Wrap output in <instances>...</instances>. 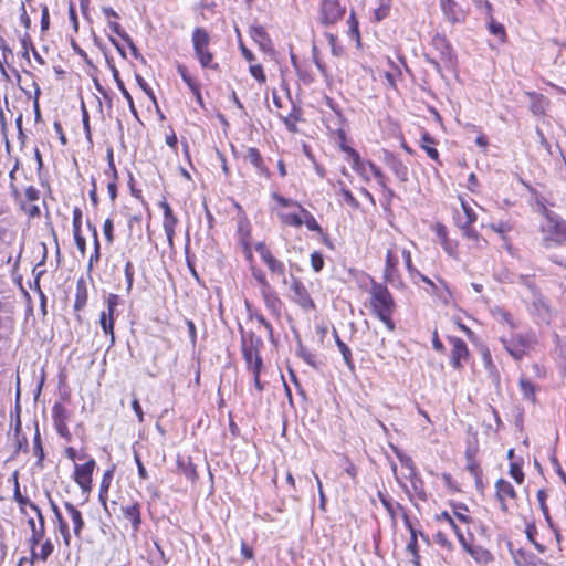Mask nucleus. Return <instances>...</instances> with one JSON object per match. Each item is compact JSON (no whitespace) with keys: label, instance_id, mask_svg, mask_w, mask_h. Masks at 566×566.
<instances>
[{"label":"nucleus","instance_id":"nucleus-1","mask_svg":"<svg viewBox=\"0 0 566 566\" xmlns=\"http://www.w3.org/2000/svg\"><path fill=\"white\" fill-rule=\"evenodd\" d=\"M369 306L371 313L385 324L388 331L394 332L396 324L392 315L396 310V302L388 287L371 279L369 289Z\"/></svg>","mask_w":566,"mask_h":566},{"label":"nucleus","instance_id":"nucleus-2","mask_svg":"<svg viewBox=\"0 0 566 566\" xmlns=\"http://www.w3.org/2000/svg\"><path fill=\"white\" fill-rule=\"evenodd\" d=\"M431 46L438 52L439 59L426 53L424 60L440 76H443V67L447 70L455 69L458 62L457 54L444 34L436 33L431 39Z\"/></svg>","mask_w":566,"mask_h":566},{"label":"nucleus","instance_id":"nucleus-3","mask_svg":"<svg viewBox=\"0 0 566 566\" xmlns=\"http://www.w3.org/2000/svg\"><path fill=\"white\" fill-rule=\"evenodd\" d=\"M542 214L545 222L541 226L543 245L545 248L562 247L566 244V220L558 213L543 207Z\"/></svg>","mask_w":566,"mask_h":566},{"label":"nucleus","instance_id":"nucleus-4","mask_svg":"<svg viewBox=\"0 0 566 566\" xmlns=\"http://www.w3.org/2000/svg\"><path fill=\"white\" fill-rule=\"evenodd\" d=\"M500 342L515 360H521L530 346L535 343V336L534 334H513L510 338L501 337Z\"/></svg>","mask_w":566,"mask_h":566},{"label":"nucleus","instance_id":"nucleus-5","mask_svg":"<svg viewBox=\"0 0 566 566\" xmlns=\"http://www.w3.org/2000/svg\"><path fill=\"white\" fill-rule=\"evenodd\" d=\"M209 34L201 28H196L192 33V43L196 55L202 67H210L212 54L208 50Z\"/></svg>","mask_w":566,"mask_h":566},{"label":"nucleus","instance_id":"nucleus-6","mask_svg":"<svg viewBox=\"0 0 566 566\" xmlns=\"http://www.w3.org/2000/svg\"><path fill=\"white\" fill-rule=\"evenodd\" d=\"M242 354H243V357H244L248 368L254 375L255 386L258 387V389H261L259 374H260V369L262 366V360L259 356L258 347L255 346V344L252 339H250L249 342L247 339H243Z\"/></svg>","mask_w":566,"mask_h":566},{"label":"nucleus","instance_id":"nucleus-7","mask_svg":"<svg viewBox=\"0 0 566 566\" xmlns=\"http://www.w3.org/2000/svg\"><path fill=\"white\" fill-rule=\"evenodd\" d=\"M96 463L93 459H88L83 464L75 463L74 468V481L82 489L83 492L87 493L92 489V474Z\"/></svg>","mask_w":566,"mask_h":566},{"label":"nucleus","instance_id":"nucleus-8","mask_svg":"<svg viewBox=\"0 0 566 566\" xmlns=\"http://www.w3.org/2000/svg\"><path fill=\"white\" fill-rule=\"evenodd\" d=\"M449 342L452 345L450 364L454 369H461L462 363L469 358V348L467 343L460 337H449Z\"/></svg>","mask_w":566,"mask_h":566},{"label":"nucleus","instance_id":"nucleus-9","mask_svg":"<svg viewBox=\"0 0 566 566\" xmlns=\"http://www.w3.org/2000/svg\"><path fill=\"white\" fill-rule=\"evenodd\" d=\"M321 11L322 22L329 25L343 18L345 7H342L338 0H323Z\"/></svg>","mask_w":566,"mask_h":566},{"label":"nucleus","instance_id":"nucleus-10","mask_svg":"<svg viewBox=\"0 0 566 566\" xmlns=\"http://www.w3.org/2000/svg\"><path fill=\"white\" fill-rule=\"evenodd\" d=\"M291 298L295 303H297L304 310H312L315 307V304L305 287V285L297 279H293L291 284Z\"/></svg>","mask_w":566,"mask_h":566},{"label":"nucleus","instance_id":"nucleus-11","mask_svg":"<svg viewBox=\"0 0 566 566\" xmlns=\"http://www.w3.org/2000/svg\"><path fill=\"white\" fill-rule=\"evenodd\" d=\"M382 160L401 182H406L408 180V167L398 156L389 150H384Z\"/></svg>","mask_w":566,"mask_h":566},{"label":"nucleus","instance_id":"nucleus-12","mask_svg":"<svg viewBox=\"0 0 566 566\" xmlns=\"http://www.w3.org/2000/svg\"><path fill=\"white\" fill-rule=\"evenodd\" d=\"M531 313L537 317L539 323H549L552 316L551 307L542 293L533 297Z\"/></svg>","mask_w":566,"mask_h":566},{"label":"nucleus","instance_id":"nucleus-13","mask_svg":"<svg viewBox=\"0 0 566 566\" xmlns=\"http://www.w3.org/2000/svg\"><path fill=\"white\" fill-rule=\"evenodd\" d=\"M440 8L449 22L454 24L462 20V11L454 0H440Z\"/></svg>","mask_w":566,"mask_h":566},{"label":"nucleus","instance_id":"nucleus-14","mask_svg":"<svg viewBox=\"0 0 566 566\" xmlns=\"http://www.w3.org/2000/svg\"><path fill=\"white\" fill-rule=\"evenodd\" d=\"M64 507L69 513V516L73 524V532L74 535L81 539L82 538V531L84 528V520L82 517V513L70 502L64 503Z\"/></svg>","mask_w":566,"mask_h":566},{"label":"nucleus","instance_id":"nucleus-15","mask_svg":"<svg viewBox=\"0 0 566 566\" xmlns=\"http://www.w3.org/2000/svg\"><path fill=\"white\" fill-rule=\"evenodd\" d=\"M527 96L530 97V111L535 116L544 115L549 104L548 98L536 92H527Z\"/></svg>","mask_w":566,"mask_h":566},{"label":"nucleus","instance_id":"nucleus-16","mask_svg":"<svg viewBox=\"0 0 566 566\" xmlns=\"http://www.w3.org/2000/svg\"><path fill=\"white\" fill-rule=\"evenodd\" d=\"M511 555L516 566H536V562H541L535 554L523 548L511 549Z\"/></svg>","mask_w":566,"mask_h":566},{"label":"nucleus","instance_id":"nucleus-17","mask_svg":"<svg viewBox=\"0 0 566 566\" xmlns=\"http://www.w3.org/2000/svg\"><path fill=\"white\" fill-rule=\"evenodd\" d=\"M479 452V446L476 442H468L465 448V461H467V470L469 473H476L478 470L481 469L479 462L476 461L475 457Z\"/></svg>","mask_w":566,"mask_h":566},{"label":"nucleus","instance_id":"nucleus-18","mask_svg":"<svg viewBox=\"0 0 566 566\" xmlns=\"http://www.w3.org/2000/svg\"><path fill=\"white\" fill-rule=\"evenodd\" d=\"M51 509H52L55 520L59 524V532L63 537V542H64L65 546L69 547L71 545V533L69 530V525H67L66 521L63 518L59 506L53 501H51Z\"/></svg>","mask_w":566,"mask_h":566},{"label":"nucleus","instance_id":"nucleus-19","mask_svg":"<svg viewBox=\"0 0 566 566\" xmlns=\"http://www.w3.org/2000/svg\"><path fill=\"white\" fill-rule=\"evenodd\" d=\"M495 497L496 500H503L506 497L516 499L517 493L511 482L499 479L495 483Z\"/></svg>","mask_w":566,"mask_h":566},{"label":"nucleus","instance_id":"nucleus-20","mask_svg":"<svg viewBox=\"0 0 566 566\" xmlns=\"http://www.w3.org/2000/svg\"><path fill=\"white\" fill-rule=\"evenodd\" d=\"M333 337L335 339V344L336 346L338 347L339 352L342 353V356H343V359H344V363L346 364V366L350 369V370H354L355 368V364H354V360H353V356H352V350L350 348L340 339L337 331L335 328H333Z\"/></svg>","mask_w":566,"mask_h":566},{"label":"nucleus","instance_id":"nucleus-21","mask_svg":"<svg viewBox=\"0 0 566 566\" xmlns=\"http://www.w3.org/2000/svg\"><path fill=\"white\" fill-rule=\"evenodd\" d=\"M467 553H469L470 556L479 564L486 565L493 560L491 552L482 546L471 545Z\"/></svg>","mask_w":566,"mask_h":566},{"label":"nucleus","instance_id":"nucleus-22","mask_svg":"<svg viewBox=\"0 0 566 566\" xmlns=\"http://www.w3.org/2000/svg\"><path fill=\"white\" fill-rule=\"evenodd\" d=\"M436 139L428 133L424 132L421 135V148L427 153V155L434 161L440 164L439 160V151L437 148L432 147L436 145Z\"/></svg>","mask_w":566,"mask_h":566},{"label":"nucleus","instance_id":"nucleus-23","mask_svg":"<svg viewBox=\"0 0 566 566\" xmlns=\"http://www.w3.org/2000/svg\"><path fill=\"white\" fill-rule=\"evenodd\" d=\"M408 479L410 480L412 491L415 492L417 497L419 500L426 502L428 500V495L424 490V482H423L422 478L420 476L419 472L409 474Z\"/></svg>","mask_w":566,"mask_h":566},{"label":"nucleus","instance_id":"nucleus-24","mask_svg":"<svg viewBox=\"0 0 566 566\" xmlns=\"http://www.w3.org/2000/svg\"><path fill=\"white\" fill-rule=\"evenodd\" d=\"M11 191L14 198L20 201L21 207L25 211V213H28L30 217L40 216L41 211L39 206L35 205V202L23 201L18 188L13 184H11Z\"/></svg>","mask_w":566,"mask_h":566},{"label":"nucleus","instance_id":"nucleus-25","mask_svg":"<svg viewBox=\"0 0 566 566\" xmlns=\"http://www.w3.org/2000/svg\"><path fill=\"white\" fill-rule=\"evenodd\" d=\"M294 206V202L285 199V209L291 208ZM295 207L298 209L296 212H285V224L300 227L303 224V214L301 213L302 207L295 205Z\"/></svg>","mask_w":566,"mask_h":566},{"label":"nucleus","instance_id":"nucleus-26","mask_svg":"<svg viewBox=\"0 0 566 566\" xmlns=\"http://www.w3.org/2000/svg\"><path fill=\"white\" fill-rule=\"evenodd\" d=\"M493 317L499 319L501 323L506 324L511 329H515L517 324L513 319V316L505 308L496 306L491 311Z\"/></svg>","mask_w":566,"mask_h":566},{"label":"nucleus","instance_id":"nucleus-27","mask_svg":"<svg viewBox=\"0 0 566 566\" xmlns=\"http://www.w3.org/2000/svg\"><path fill=\"white\" fill-rule=\"evenodd\" d=\"M124 516L129 520L135 530L138 528L140 524V511L139 505L137 503L125 506L122 509Z\"/></svg>","mask_w":566,"mask_h":566},{"label":"nucleus","instance_id":"nucleus-28","mask_svg":"<svg viewBox=\"0 0 566 566\" xmlns=\"http://www.w3.org/2000/svg\"><path fill=\"white\" fill-rule=\"evenodd\" d=\"M384 280L387 284H390L397 290L403 291L407 287L401 274L399 273V270L384 272Z\"/></svg>","mask_w":566,"mask_h":566},{"label":"nucleus","instance_id":"nucleus-29","mask_svg":"<svg viewBox=\"0 0 566 566\" xmlns=\"http://www.w3.org/2000/svg\"><path fill=\"white\" fill-rule=\"evenodd\" d=\"M297 355L301 357L307 365L311 367L318 369L319 363L316 359V355L308 350L303 344L298 340L297 344Z\"/></svg>","mask_w":566,"mask_h":566},{"label":"nucleus","instance_id":"nucleus-30","mask_svg":"<svg viewBox=\"0 0 566 566\" xmlns=\"http://www.w3.org/2000/svg\"><path fill=\"white\" fill-rule=\"evenodd\" d=\"M401 255L409 276L417 284V275H420V271L412 263L411 252L407 249H403L401 251Z\"/></svg>","mask_w":566,"mask_h":566},{"label":"nucleus","instance_id":"nucleus-31","mask_svg":"<svg viewBox=\"0 0 566 566\" xmlns=\"http://www.w3.org/2000/svg\"><path fill=\"white\" fill-rule=\"evenodd\" d=\"M520 389L525 399L531 400L532 402H535L536 387L531 380H528L526 378H521L520 379Z\"/></svg>","mask_w":566,"mask_h":566},{"label":"nucleus","instance_id":"nucleus-32","mask_svg":"<svg viewBox=\"0 0 566 566\" xmlns=\"http://www.w3.org/2000/svg\"><path fill=\"white\" fill-rule=\"evenodd\" d=\"M536 496H537V501L539 503V507L545 517L546 523L548 524V526L551 528H553L554 524H553L552 517L549 515L548 506L546 504L547 494H546L545 490H543V489L538 490Z\"/></svg>","mask_w":566,"mask_h":566},{"label":"nucleus","instance_id":"nucleus-33","mask_svg":"<svg viewBox=\"0 0 566 566\" xmlns=\"http://www.w3.org/2000/svg\"><path fill=\"white\" fill-rule=\"evenodd\" d=\"M348 24V36L356 41L357 46H360V33L358 28V21L355 17V13L352 12L347 20Z\"/></svg>","mask_w":566,"mask_h":566},{"label":"nucleus","instance_id":"nucleus-34","mask_svg":"<svg viewBox=\"0 0 566 566\" xmlns=\"http://www.w3.org/2000/svg\"><path fill=\"white\" fill-rule=\"evenodd\" d=\"M99 323H101V326H102L104 333L111 335V343L113 344L115 340L113 316L108 315L106 312H102Z\"/></svg>","mask_w":566,"mask_h":566},{"label":"nucleus","instance_id":"nucleus-35","mask_svg":"<svg viewBox=\"0 0 566 566\" xmlns=\"http://www.w3.org/2000/svg\"><path fill=\"white\" fill-rule=\"evenodd\" d=\"M378 497L382 504V506L386 509L387 513L389 514L391 521L395 523L396 522V510L397 506H396V503H394L392 499L386 494H384L382 492H378Z\"/></svg>","mask_w":566,"mask_h":566},{"label":"nucleus","instance_id":"nucleus-36","mask_svg":"<svg viewBox=\"0 0 566 566\" xmlns=\"http://www.w3.org/2000/svg\"><path fill=\"white\" fill-rule=\"evenodd\" d=\"M177 223H178V220L176 217L164 218L163 226H164V230H165V233L167 237V241L170 247H172V244H174V235H175V229H176Z\"/></svg>","mask_w":566,"mask_h":566},{"label":"nucleus","instance_id":"nucleus-37","mask_svg":"<svg viewBox=\"0 0 566 566\" xmlns=\"http://www.w3.org/2000/svg\"><path fill=\"white\" fill-rule=\"evenodd\" d=\"M391 8V0H380V4L375 9V21L380 22L389 15Z\"/></svg>","mask_w":566,"mask_h":566},{"label":"nucleus","instance_id":"nucleus-38","mask_svg":"<svg viewBox=\"0 0 566 566\" xmlns=\"http://www.w3.org/2000/svg\"><path fill=\"white\" fill-rule=\"evenodd\" d=\"M399 259L397 253L390 248L387 250L384 272L397 271Z\"/></svg>","mask_w":566,"mask_h":566},{"label":"nucleus","instance_id":"nucleus-39","mask_svg":"<svg viewBox=\"0 0 566 566\" xmlns=\"http://www.w3.org/2000/svg\"><path fill=\"white\" fill-rule=\"evenodd\" d=\"M54 549V546L50 539H46L44 543L41 544L40 551L35 552L33 551L34 558H40L41 560L45 562L48 557L52 554Z\"/></svg>","mask_w":566,"mask_h":566},{"label":"nucleus","instance_id":"nucleus-40","mask_svg":"<svg viewBox=\"0 0 566 566\" xmlns=\"http://www.w3.org/2000/svg\"><path fill=\"white\" fill-rule=\"evenodd\" d=\"M301 213L304 217L303 224H305L310 231L322 232L321 226L317 223L316 219L311 212H308L306 209H301Z\"/></svg>","mask_w":566,"mask_h":566},{"label":"nucleus","instance_id":"nucleus-41","mask_svg":"<svg viewBox=\"0 0 566 566\" xmlns=\"http://www.w3.org/2000/svg\"><path fill=\"white\" fill-rule=\"evenodd\" d=\"M112 479H113V472L106 471L104 473V476L101 482L99 500L104 506H105V500H106V495H107Z\"/></svg>","mask_w":566,"mask_h":566},{"label":"nucleus","instance_id":"nucleus-42","mask_svg":"<svg viewBox=\"0 0 566 566\" xmlns=\"http://www.w3.org/2000/svg\"><path fill=\"white\" fill-rule=\"evenodd\" d=\"M108 171L112 174V176H113V180L108 182V185H107V190H108V193H109L111 199H112V200H115L116 195H117V187H116V182H115V179H116V169H115V166H114V163H113L112 154H109V166H108Z\"/></svg>","mask_w":566,"mask_h":566},{"label":"nucleus","instance_id":"nucleus-43","mask_svg":"<svg viewBox=\"0 0 566 566\" xmlns=\"http://www.w3.org/2000/svg\"><path fill=\"white\" fill-rule=\"evenodd\" d=\"M262 259L264 260V262L269 265V268L272 270V271H276L280 269V263L276 262V260L272 256V254L270 253V251L261 245L258 248Z\"/></svg>","mask_w":566,"mask_h":566},{"label":"nucleus","instance_id":"nucleus-44","mask_svg":"<svg viewBox=\"0 0 566 566\" xmlns=\"http://www.w3.org/2000/svg\"><path fill=\"white\" fill-rule=\"evenodd\" d=\"M396 455L399 459L401 465L409 470V474L418 473L417 467L411 457L396 450Z\"/></svg>","mask_w":566,"mask_h":566},{"label":"nucleus","instance_id":"nucleus-45","mask_svg":"<svg viewBox=\"0 0 566 566\" xmlns=\"http://www.w3.org/2000/svg\"><path fill=\"white\" fill-rule=\"evenodd\" d=\"M178 73L182 77L184 82L188 85V87L198 96L200 99V93L199 90L193 82L192 77L188 74L187 69L184 65L178 66Z\"/></svg>","mask_w":566,"mask_h":566},{"label":"nucleus","instance_id":"nucleus-46","mask_svg":"<svg viewBox=\"0 0 566 566\" xmlns=\"http://www.w3.org/2000/svg\"><path fill=\"white\" fill-rule=\"evenodd\" d=\"M453 506V514L455 515V517L463 522V523H469L471 521V517L469 515H467L464 512H468L469 509L468 506L464 504V503H454L452 504Z\"/></svg>","mask_w":566,"mask_h":566},{"label":"nucleus","instance_id":"nucleus-47","mask_svg":"<svg viewBox=\"0 0 566 566\" xmlns=\"http://www.w3.org/2000/svg\"><path fill=\"white\" fill-rule=\"evenodd\" d=\"M339 185L342 186L340 188V195L343 197V200L348 205L350 206L352 208L354 209H358L359 208V202L358 200L353 196V193L350 192L349 189H347L344 184L342 181H339Z\"/></svg>","mask_w":566,"mask_h":566},{"label":"nucleus","instance_id":"nucleus-48","mask_svg":"<svg viewBox=\"0 0 566 566\" xmlns=\"http://www.w3.org/2000/svg\"><path fill=\"white\" fill-rule=\"evenodd\" d=\"M108 25L109 28L112 29V31H114L116 34H118L119 36H122L125 41L128 42L132 51H133V54L135 56H137V49L136 46L134 45V43L132 42L130 38L120 30V25L117 23V22H113V21H109L108 22Z\"/></svg>","mask_w":566,"mask_h":566},{"label":"nucleus","instance_id":"nucleus-49","mask_svg":"<svg viewBox=\"0 0 566 566\" xmlns=\"http://www.w3.org/2000/svg\"><path fill=\"white\" fill-rule=\"evenodd\" d=\"M489 31L491 34L499 36L501 41H504L506 38L504 25L494 20H491V22L489 23Z\"/></svg>","mask_w":566,"mask_h":566},{"label":"nucleus","instance_id":"nucleus-50","mask_svg":"<svg viewBox=\"0 0 566 566\" xmlns=\"http://www.w3.org/2000/svg\"><path fill=\"white\" fill-rule=\"evenodd\" d=\"M300 109L293 106L292 112L285 116V127L292 132H296L295 122L300 119Z\"/></svg>","mask_w":566,"mask_h":566},{"label":"nucleus","instance_id":"nucleus-51","mask_svg":"<svg viewBox=\"0 0 566 566\" xmlns=\"http://www.w3.org/2000/svg\"><path fill=\"white\" fill-rule=\"evenodd\" d=\"M418 280H420L421 282L426 283L427 286H429L428 292L430 294L441 297L439 286L431 279H429L427 275L420 272V275H417V281Z\"/></svg>","mask_w":566,"mask_h":566},{"label":"nucleus","instance_id":"nucleus-52","mask_svg":"<svg viewBox=\"0 0 566 566\" xmlns=\"http://www.w3.org/2000/svg\"><path fill=\"white\" fill-rule=\"evenodd\" d=\"M324 256L321 252H313L311 254V265H312V269L314 270V272H319L322 271V269L324 268Z\"/></svg>","mask_w":566,"mask_h":566},{"label":"nucleus","instance_id":"nucleus-53","mask_svg":"<svg viewBox=\"0 0 566 566\" xmlns=\"http://www.w3.org/2000/svg\"><path fill=\"white\" fill-rule=\"evenodd\" d=\"M510 475L518 484L523 483V481H524V473H523L522 467L518 463L512 462L510 464Z\"/></svg>","mask_w":566,"mask_h":566},{"label":"nucleus","instance_id":"nucleus-54","mask_svg":"<svg viewBox=\"0 0 566 566\" xmlns=\"http://www.w3.org/2000/svg\"><path fill=\"white\" fill-rule=\"evenodd\" d=\"M245 161L250 163L254 167H260L261 165V156L255 148H249L244 156Z\"/></svg>","mask_w":566,"mask_h":566},{"label":"nucleus","instance_id":"nucleus-55","mask_svg":"<svg viewBox=\"0 0 566 566\" xmlns=\"http://www.w3.org/2000/svg\"><path fill=\"white\" fill-rule=\"evenodd\" d=\"M368 168L370 169L371 174L376 178L379 186H384V182H386V176L382 174L380 168L376 166L373 161L368 160Z\"/></svg>","mask_w":566,"mask_h":566},{"label":"nucleus","instance_id":"nucleus-56","mask_svg":"<svg viewBox=\"0 0 566 566\" xmlns=\"http://www.w3.org/2000/svg\"><path fill=\"white\" fill-rule=\"evenodd\" d=\"M443 250L450 255L455 256L458 250V242L450 240L449 238H444V241L441 242Z\"/></svg>","mask_w":566,"mask_h":566},{"label":"nucleus","instance_id":"nucleus-57","mask_svg":"<svg viewBox=\"0 0 566 566\" xmlns=\"http://www.w3.org/2000/svg\"><path fill=\"white\" fill-rule=\"evenodd\" d=\"M367 167L368 161H364L361 158H359L358 164H356V161L352 163V168L366 180H368V176L366 174Z\"/></svg>","mask_w":566,"mask_h":566},{"label":"nucleus","instance_id":"nucleus-58","mask_svg":"<svg viewBox=\"0 0 566 566\" xmlns=\"http://www.w3.org/2000/svg\"><path fill=\"white\" fill-rule=\"evenodd\" d=\"M325 104L335 113V115L337 116L339 122H344V116H343L342 109L339 108L338 104L333 98L327 96L325 98Z\"/></svg>","mask_w":566,"mask_h":566},{"label":"nucleus","instance_id":"nucleus-59","mask_svg":"<svg viewBox=\"0 0 566 566\" xmlns=\"http://www.w3.org/2000/svg\"><path fill=\"white\" fill-rule=\"evenodd\" d=\"M124 273L127 281V290L129 291L133 286L134 281V268L130 261L126 262Z\"/></svg>","mask_w":566,"mask_h":566},{"label":"nucleus","instance_id":"nucleus-60","mask_svg":"<svg viewBox=\"0 0 566 566\" xmlns=\"http://www.w3.org/2000/svg\"><path fill=\"white\" fill-rule=\"evenodd\" d=\"M461 207L464 212V218H468L469 222H475L478 216L474 212V210L470 207V205L465 201H461Z\"/></svg>","mask_w":566,"mask_h":566},{"label":"nucleus","instance_id":"nucleus-61","mask_svg":"<svg viewBox=\"0 0 566 566\" xmlns=\"http://www.w3.org/2000/svg\"><path fill=\"white\" fill-rule=\"evenodd\" d=\"M82 211L80 208L73 209V232H81Z\"/></svg>","mask_w":566,"mask_h":566},{"label":"nucleus","instance_id":"nucleus-62","mask_svg":"<svg viewBox=\"0 0 566 566\" xmlns=\"http://www.w3.org/2000/svg\"><path fill=\"white\" fill-rule=\"evenodd\" d=\"M25 201L36 202L40 200V192L34 187H28L24 191Z\"/></svg>","mask_w":566,"mask_h":566},{"label":"nucleus","instance_id":"nucleus-63","mask_svg":"<svg viewBox=\"0 0 566 566\" xmlns=\"http://www.w3.org/2000/svg\"><path fill=\"white\" fill-rule=\"evenodd\" d=\"M119 304V296L116 294H111L107 298V314L113 316L116 306Z\"/></svg>","mask_w":566,"mask_h":566},{"label":"nucleus","instance_id":"nucleus-64","mask_svg":"<svg viewBox=\"0 0 566 566\" xmlns=\"http://www.w3.org/2000/svg\"><path fill=\"white\" fill-rule=\"evenodd\" d=\"M520 280L532 292L533 297L541 293L536 284L528 276L521 275Z\"/></svg>","mask_w":566,"mask_h":566}]
</instances>
